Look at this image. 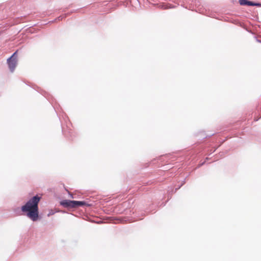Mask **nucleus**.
Instances as JSON below:
<instances>
[{"label": "nucleus", "instance_id": "obj_1", "mask_svg": "<svg viewBox=\"0 0 261 261\" xmlns=\"http://www.w3.org/2000/svg\"><path fill=\"white\" fill-rule=\"evenodd\" d=\"M41 197L36 195L30 199L21 207V211L33 221H36L39 217L38 203Z\"/></svg>", "mask_w": 261, "mask_h": 261}, {"label": "nucleus", "instance_id": "obj_2", "mask_svg": "<svg viewBox=\"0 0 261 261\" xmlns=\"http://www.w3.org/2000/svg\"><path fill=\"white\" fill-rule=\"evenodd\" d=\"M61 204L65 207L76 208L86 205L84 201L65 200L61 202Z\"/></svg>", "mask_w": 261, "mask_h": 261}, {"label": "nucleus", "instance_id": "obj_3", "mask_svg": "<svg viewBox=\"0 0 261 261\" xmlns=\"http://www.w3.org/2000/svg\"><path fill=\"white\" fill-rule=\"evenodd\" d=\"M16 52H15L13 55L7 60V63L11 72H13L17 65V59L16 56Z\"/></svg>", "mask_w": 261, "mask_h": 261}, {"label": "nucleus", "instance_id": "obj_4", "mask_svg": "<svg viewBox=\"0 0 261 261\" xmlns=\"http://www.w3.org/2000/svg\"><path fill=\"white\" fill-rule=\"evenodd\" d=\"M239 3L241 5L255 6L258 5L247 0H240Z\"/></svg>", "mask_w": 261, "mask_h": 261}, {"label": "nucleus", "instance_id": "obj_5", "mask_svg": "<svg viewBox=\"0 0 261 261\" xmlns=\"http://www.w3.org/2000/svg\"><path fill=\"white\" fill-rule=\"evenodd\" d=\"M62 18H63V17L62 16H60V17H58L59 20H62Z\"/></svg>", "mask_w": 261, "mask_h": 261}]
</instances>
